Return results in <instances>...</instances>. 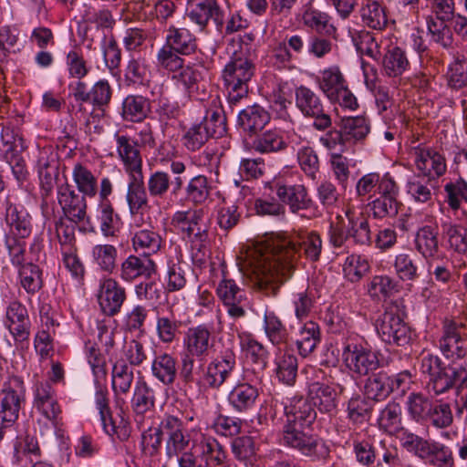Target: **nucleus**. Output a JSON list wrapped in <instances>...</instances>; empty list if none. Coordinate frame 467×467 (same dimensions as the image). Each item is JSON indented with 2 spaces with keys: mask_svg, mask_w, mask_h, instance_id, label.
Returning a JSON list of instances; mask_svg holds the SVG:
<instances>
[{
  "mask_svg": "<svg viewBox=\"0 0 467 467\" xmlns=\"http://www.w3.org/2000/svg\"><path fill=\"white\" fill-rule=\"evenodd\" d=\"M382 67L389 78L401 76L410 67L405 50L398 46L389 47L382 57Z\"/></svg>",
  "mask_w": 467,
  "mask_h": 467,
  "instance_id": "obj_46",
  "label": "nucleus"
},
{
  "mask_svg": "<svg viewBox=\"0 0 467 467\" xmlns=\"http://www.w3.org/2000/svg\"><path fill=\"white\" fill-rule=\"evenodd\" d=\"M370 270L368 260L360 254L348 255L343 264L344 276L352 283L360 281Z\"/></svg>",
  "mask_w": 467,
  "mask_h": 467,
  "instance_id": "obj_64",
  "label": "nucleus"
},
{
  "mask_svg": "<svg viewBox=\"0 0 467 467\" xmlns=\"http://www.w3.org/2000/svg\"><path fill=\"white\" fill-rule=\"evenodd\" d=\"M236 367L235 352L233 348H225L207 364L198 383L218 390L233 375Z\"/></svg>",
  "mask_w": 467,
  "mask_h": 467,
  "instance_id": "obj_19",
  "label": "nucleus"
},
{
  "mask_svg": "<svg viewBox=\"0 0 467 467\" xmlns=\"http://www.w3.org/2000/svg\"><path fill=\"white\" fill-rule=\"evenodd\" d=\"M448 86L455 90L467 87V56L457 52L447 72Z\"/></svg>",
  "mask_w": 467,
  "mask_h": 467,
  "instance_id": "obj_58",
  "label": "nucleus"
},
{
  "mask_svg": "<svg viewBox=\"0 0 467 467\" xmlns=\"http://www.w3.org/2000/svg\"><path fill=\"white\" fill-rule=\"evenodd\" d=\"M211 137H223L227 132V119L224 111L220 105L219 98L212 100L210 107L206 109L205 115L200 121Z\"/></svg>",
  "mask_w": 467,
  "mask_h": 467,
  "instance_id": "obj_42",
  "label": "nucleus"
},
{
  "mask_svg": "<svg viewBox=\"0 0 467 467\" xmlns=\"http://www.w3.org/2000/svg\"><path fill=\"white\" fill-rule=\"evenodd\" d=\"M133 379V371L125 362H118L113 366L111 386L118 404L120 401L124 402L123 399L120 398V395H126L129 393Z\"/></svg>",
  "mask_w": 467,
  "mask_h": 467,
  "instance_id": "obj_50",
  "label": "nucleus"
},
{
  "mask_svg": "<svg viewBox=\"0 0 467 467\" xmlns=\"http://www.w3.org/2000/svg\"><path fill=\"white\" fill-rule=\"evenodd\" d=\"M150 112V102L142 96L129 95L122 102V118L130 122L142 121Z\"/></svg>",
  "mask_w": 467,
  "mask_h": 467,
  "instance_id": "obj_53",
  "label": "nucleus"
},
{
  "mask_svg": "<svg viewBox=\"0 0 467 467\" xmlns=\"http://www.w3.org/2000/svg\"><path fill=\"white\" fill-rule=\"evenodd\" d=\"M414 247L427 262L442 258L438 226L427 224L420 227L415 234Z\"/></svg>",
  "mask_w": 467,
  "mask_h": 467,
  "instance_id": "obj_29",
  "label": "nucleus"
},
{
  "mask_svg": "<svg viewBox=\"0 0 467 467\" xmlns=\"http://www.w3.org/2000/svg\"><path fill=\"white\" fill-rule=\"evenodd\" d=\"M126 297L125 288L115 279L109 277L101 280L98 300L106 316L113 317L119 313Z\"/></svg>",
  "mask_w": 467,
  "mask_h": 467,
  "instance_id": "obj_28",
  "label": "nucleus"
},
{
  "mask_svg": "<svg viewBox=\"0 0 467 467\" xmlns=\"http://www.w3.org/2000/svg\"><path fill=\"white\" fill-rule=\"evenodd\" d=\"M278 200L282 204L287 205L292 213H298L312 208L314 202L308 193L307 188L303 184H288L277 182L274 184Z\"/></svg>",
  "mask_w": 467,
  "mask_h": 467,
  "instance_id": "obj_26",
  "label": "nucleus"
},
{
  "mask_svg": "<svg viewBox=\"0 0 467 467\" xmlns=\"http://www.w3.org/2000/svg\"><path fill=\"white\" fill-rule=\"evenodd\" d=\"M72 177L80 193L89 198L96 196L98 193V181L87 166L77 162L73 167Z\"/></svg>",
  "mask_w": 467,
  "mask_h": 467,
  "instance_id": "obj_55",
  "label": "nucleus"
},
{
  "mask_svg": "<svg viewBox=\"0 0 467 467\" xmlns=\"http://www.w3.org/2000/svg\"><path fill=\"white\" fill-rule=\"evenodd\" d=\"M342 357L346 367L358 378H368L380 367L378 353L361 343L348 341Z\"/></svg>",
  "mask_w": 467,
  "mask_h": 467,
  "instance_id": "obj_17",
  "label": "nucleus"
},
{
  "mask_svg": "<svg viewBox=\"0 0 467 467\" xmlns=\"http://www.w3.org/2000/svg\"><path fill=\"white\" fill-rule=\"evenodd\" d=\"M37 172L40 181L42 202L47 204L52 195L58 176V161L56 155L41 151L37 160Z\"/></svg>",
  "mask_w": 467,
  "mask_h": 467,
  "instance_id": "obj_30",
  "label": "nucleus"
},
{
  "mask_svg": "<svg viewBox=\"0 0 467 467\" xmlns=\"http://www.w3.org/2000/svg\"><path fill=\"white\" fill-rule=\"evenodd\" d=\"M374 405L366 395L354 394L347 402V418L353 425H362L372 416Z\"/></svg>",
  "mask_w": 467,
  "mask_h": 467,
  "instance_id": "obj_45",
  "label": "nucleus"
},
{
  "mask_svg": "<svg viewBox=\"0 0 467 467\" xmlns=\"http://www.w3.org/2000/svg\"><path fill=\"white\" fill-rule=\"evenodd\" d=\"M210 138L205 127L198 122L183 130L181 141L187 150L193 152L202 148Z\"/></svg>",
  "mask_w": 467,
  "mask_h": 467,
  "instance_id": "obj_63",
  "label": "nucleus"
},
{
  "mask_svg": "<svg viewBox=\"0 0 467 467\" xmlns=\"http://www.w3.org/2000/svg\"><path fill=\"white\" fill-rule=\"evenodd\" d=\"M152 376L164 386H171L178 375L177 358L170 353L155 355L150 367Z\"/></svg>",
  "mask_w": 467,
  "mask_h": 467,
  "instance_id": "obj_40",
  "label": "nucleus"
},
{
  "mask_svg": "<svg viewBox=\"0 0 467 467\" xmlns=\"http://www.w3.org/2000/svg\"><path fill=\"white\" fill-rule=\"evenodd\" d=\"M218 267L222 278L216 287V295L231 317L242 318L245 316L246 307L249 306L247 292L228 276L224 262L219 263Z\"/></svg>",
  "mask_w": 467,
  "mask_h": 467,
  "instance_id": "obj_14",
  "label": "nucleus"
},
{
  "mask_svg": "<svg viewBox=\"0 0 467 467\" xmlns=\"http://www.w3.org/2000/svg\"><path fill=\"white\" fill-rule=\"evenodd\" d=\"M264 329L267 338L274 346L279 347L287 343L289 337L288 330L275 312H265Z\"/></svg>",
  "mask_w": 467,
  "mask_h": 467,
  "instance_id": "obj_56",
  "label": "nucleus"
},
{
  "mask_svg": "<svg viewBox=\"0 0 467 467\" xmlns=\"http://www.w3.org/2000/svg\"><path fill=\"white\" fill-rule=\"evenodd\" d=\"M214 346L213 327L201 324L191 327L183 337V348L185 354L195 357L196 359H206Z\"/></svg>",
  "mask_w": 467,
  "mask_h": 467,
  "instance_id": "obj_24",
  "label": "nucleus"
},
{
  "mask_svg": "<svg viewBox=\"0 0 467 467\" xmlns=\"http://www.w3.org/2000/svg\"><path fill=\"white\" fill-rule=\"evenodd\" d=\"M155 403L153 389L145 380L138 381L131 399V409L138 424H142L145 415L154 410Z\"/></svg>",
  "mask_w": 467,
  "mask_h": 467,
  "instance_id": "obj_34",
  "label": "nucleus"
},
{
  "mask_svg": "<svg viewBox=\"0 0 467 467\" xmlns=\"http://www.w3.org/2000/svg\"><path fill=\"white\" fill-rule=\"evenodd\" d=\"M157 271L156 263L147 256L129 255L120 265L119 276L125 282L138 278L150 279Z\"/></svg>",
  "mask_w": 467,
  "mask_h": 467,
  "instance_id": "obj_31",
  "label": "nucleus"
},
{
  "mask_svg": "<svg viewBox=\"0 0 467 467\" xmlns=\"http://www.w3.org/2000/svg\"><path fill=\"white\" fill-rule=\"evenodd\" d=\"M116 150L128 173L142 171V158L137 141L130 136L116 132Z\"/></svg>",
  "mask_w": 467,
  "mask_h": 467,
  "instance_id": "obj_32",
  "label": "nucleus"
},
{
  "mask_svg": "<svg viewBox=\"0 0 467 467\" xmlns=\"http://www.w3.org/2000/svg\"><path fill=\"white\" fill-rule=\"evenodd\" d=\"M84 194L76 191L67 182L57 187V200L66 219L75 223L84 222L87 217V201Z\"/></svg>",
  "mask_w": 467,
  "mask_h": 467,
  "instance_id": "obj_23",
  "label": "nucleus"
},
{
  "mask_svg": "<svg viewBox=\"0 0 467 467\" xmlns=\"http://www.w3.org/2000/svg\"><path fill=\"white\" fill-rule=\"evenodd\" d=\"M359 14L363 24L374 30H382L388 24L386 6L378 0H363Z\"/></svg>",
  "mask_w": 467,
  "mask_h": 467,
  "instance_id": "obj_43",
  "label": "nucleus"
},
{
  "mask_svg": "<svg viewBox=\"0 0 467 467\" xmlns=\"http://www.w3.org/2000/svg\"><path fill=\"white\" fill-rule=\"evenodd\" d=\"M311 370L312 376L307 379V398L320 413L335 416L345 387L322 368H313Z\"/></svg>",
  "mask_w": 467,
  "mask_h": 467,
  "instance_id": "obj_4",
  "label": "nucleus"
},
{
  "mask_svg": "<svg viewBox=\"0 0 467 467\" xmlns=\"http://www.w3.org/2000/svg\"><path fill=\"white\" fill-rule=\"evenodd\" d=\"M259 389L248 382H238L228 394L229 405L238 413L254 410L259 400Z\"/></svg>",
  "mask_w": 467,
  "mask_h": 467,
  "instance_id": "obj_33",
  "label": "nucleus"
},
{
  "mask_svg": "<svg viewBox=\"0 0 467 467\" xmlns=\"http://www.w3.org/2000/svg\"><path fill=\"white\" fill-rule=\"evenodd\" d=\"M165 46L182 56H191L197 49V38L185 27L170 26L166 31Z\"/></svg>",
  "mask_w": 467,
  "mask_h": 467,
  "instance_id": "obj_36",
  "label": "nucleus"
},
{
  "mask_svg": "<svg viewBox=\"0 0 467 467\" xmlns=\"http://www.w3.org/2000/svg\"><path fill=\"white\" fill-rule=\"evenodd\" d=\"M320 342L319 326L313 321L304 324L296 340V347L299 354L306 358L310 355Z\"/></svg>",
  "mask_w": 467,
  "mask_h": 467,
  "instance_id": "obj_59",
  "label": "nucleus"
},
{
  "mask_svg": "<svg viewBox=\"0 0 467 467\" xmlns=\"http://www.w3.org/2000/svg\"><path fill=\"white\" fill-rule=\"evenodd\" d=\"M132 247L138 254L150 258V255L158 253L162 244L161 234L150 229H139L131 238Z\"/></svg>",
  "mask_w": 467,
  "mask_h": 467,
  "instance_id": "obj_44",
  "label": "nucleus"
},
{
  "mask_svg": "<svg viewBox=\"0 0 467 467\" xmlns=\"http://www.w3.org/2000/svg\"><path fill=\"white\" fill-rule=\"evenodd\" d=\"M97 219L99 222V227L105 237H115L119 233L121 227V219L111 202L99 203L97 210Z\"/></svg>",
  "mask_w": 467,
  "mask_h": 467,
  "instance_id": "obj_49",
  "label": "nucleus"
},
{
  "mask_svg": "<svg viewBox=\"0 0 467 467\" xmlns=\"http://www.w3.org/2000/svg\"><path fill=\"white\" fill-rule=\"evenodd\" d=\"M16 268L21 286L28 294H35L42 288V271L37 265L28 262Z\"/></svg>",
  "mask_w": 467,
  "mask_h": 467,
  "instance_id": "obj_62",
  "label": "nucleus"
},
{
  "mask_svg": "<svg viewBox=\"0 0 467 467\" xmlns=\"http://www.w3.org/2000/svg\"><path fill=\"white\" fill-rule=\"evenodd\" d=\"M322 239L317 232L278 234L246 252L245 266L254 285L267 296H275L296 268L302 251L310 262H317L322 253Z\"/></svg>",
  "mask_w": 467,
  "mask_h": 467,
  "instance_id": "obj_1",
  "label": "nucleus"
},
{
  "mask_svg": "<svg viewBox=\"0 0 467 467\" xmlns=\"http://www.w3.org/2000/svg\"><path fill=\"white\" fill-rule=\"evenodd\" d=\"M192 448L198 454L184 451L178 459L179 467H214L228 457L224 447L214 437L201 431L192 436Z\"/></svg>",
  "mask_w": 467,
  "mask_h": 467,
  "instance_id": "obj_9",
  "label": "nucleus"
},
{
  "mask_svg": "<svg viewBox=\"0 0 467 467\" xmlns=\"http://www.w3.org/2000/svg\"><path fill=\"white\" fill-rule=\"evenodd\" d=\"M399 305L389 304L376 320L378 335L389 345L405 346L411 340V329L400 313Z\"/></svg>",
  "mask_w": 467,
  "mask_h": 467,
  "instance_id": "obj_12",
  "label": "nucleus"
},
{
  "mask_svg": "<svg viewBox=\"0 0 467 467\" xmlns=\"http://www.w3.org/2000/svg\"><path fill=\"white\" fill-rule=\"evenodd\" d=\"M345 215L347 221L343 216L337 215L335 221L330 223L328 236L331 245L340 248L351 239L356 245L369 246L371 231L367 218L362 213L357 215L352 208H348Z\"/></svg>",
  "mask_w": 467,
  "mask_h": 467,
  "instance_id": "obj_5",
  "label": "nucleus"
},
{
  "mask_svg": "<svg viewBox=\"0 0 467 467\" xmlns=\"http://www.w3.org/2000/svg\"><path fill=\"white\" fill-rule=\"evenodd\" d=\"M288 147L283 132L278 129H270L256 134L251 141V149L260 154L278 153Z\"/></svg>",
  "mask_w": 467,
  "mask_h": 467,
  "instance_id": "obj_38",
  "label": "nucleus"
},
{
  "mask_svg": "<svg viewBox=\"0 0 467 467\" xmlns=\"http://www.w3.org/2000/svg\"><path fill=\"white\" fill-rule=\"evenodd\" d=\"M211 191V181L207 176L198 174L191 178L184 187L185 199L194 205H202L209 199Z\"/></svg>",
  "mask_w": 467,
  "mask_h": 467,
  "instance_id": "obj_48",
  "label": "nucleus"
},
{
  "mask_svg": "<svg viewBox=\"0 0 467 467\" xmlns=\"http://www.w3.org/2000/svg\"><path fill=\"white\" fill-rule=\"evenodd\" d=\"M400 444L425 463L433 467H454L451 449L440 441L424 439L410 431H403Z\"/></svg>",
  "mask_w": 467,
  "mask_h": 467,
  "instance_id": "obj_8",
  "label": "nucleus"
},
{
  "mask_svg": "<svg viewBox=\"0 0 467 467\" xmlns=\"http://www.w3.org/2000/svg\"><path fill=\"white\" fill-rule=\"evenodd\" d=\"M378 425L381 431L390 434L399 431L402 433L403 431H408L402 427V408L400 404L396 401L387 403L379 412Z\"/></svg>",
  "mask_w": 467,
  "mask_h": 467,
  "instance_id": "obj_47",
  "label": "nucleus"
},
{
  "mask_svg": "<svg viewBox=\"0 0 467 467\" xmlns=\"http://www.w3.org/2000/svg\"><path fill=\"white\" fill-rule=\"evenodd\" d=\"M339 128L348 142L363 140L369 132L368 121L363 116L343 118L340 120Z\"/></svg>",
  "mask_w": 467,
  "mask_h": 467,
  "instance_id": "obj_60",
  "label": "nucleus"
},
{
  "mask_svg": "<svg viewBox=\"0 0 467 467\" xmlns=\"http://www.w3.org/2000/svg\"><path fill=\"white\" fill-rule=\"evenodd\" d=\"M285 445L297 450L312 460H325L329 456L330 450L324 440L304 431V429L311 426L317 419V410L311 402L303 397L294 398L285 406Z\"/></svg>",
  "mask_w": 467,
  "mask_h": 467,
  "instance_id": "obj_2",
  "label": "nucleus"
},
{
  "mask_svg": "<svg viewBox=\"0 0 467 467\" xmlns=\"http://www.w3.org/2000/svg\"><path fill=\"white\" fill-rule=\"evenodd\" d=\"M185 263L180 248L174 254H168L166 259V288L169 292L182 290L187 284Z\"/></svg>",
  "mask_w": 467,
  "mask_h": 467,
  "instance_id": "obj_37",
  "label": "nucleus"
},
{
  "mask_svg": "<svg viewBox=\"0 0 467 467\" xmlns=\"http://www.w3.org/2000/svg\"><path fill=\"white\" fill-rule=\"evenodd\" d=\"M433 401L421 392H411L407 397L406 408L410 418L417 423H427Z\"/></svg>",
  "mask_w": 467,
  "mask_h": 467,
  "instance_id": "obj_51",
  "label": "nucleus"
},
{
  "mask_svg": "<svg viewBox=\"0 0 467 467\" xmlns=\"http://www.w3.org/2000/svg\"><path fill=\"white\" fill-rule=\"evenodd\" d=\"M190 20L204 29L212 19L216 29L224 36L233 35L248 27V21L239 12L230 13L225 19L224 12L215 0H203L196 4L187 14Z\"/></svg>",
  "mask_w": 467,
  "mask_h": 467,
  "instance_id": "obj_7",
  "label": "nucleus"
},
{
  "mask_svg": "<svg viewBox=\"0 0 467 467\" xmlns=\"http://www.w3.org/2000/svg\"><path fill=\"white\" fill-rule=\"evenodd\" d=\"M255 71V66L247 50H236L225 65L222 77L228 91V99L236 103L246 97L249 89L248 83Z\"/></svg>",
  "mask_w": 467,
  "mask_h": 467,
  "instance_id": "obj_6",
  "label": "nucleus"
},
{
  "mask_svg": "<svg viewBox=\"0 0 467 467\" xmlns=\"http://www.w3.org/2000/svg\"><path fill=\"white\" fill-rule=\"evenodd\" d=\"M393 267L398 278L403 282H414L420 277L416 256L410 252L397 254Z\"/></svg>",
  "mask_w": 467,
  "mask_h": 467,
  "instance_id": "obj_54",
  "label": "nucleus"
},
{
  "mask_svg": "<svg viewBox=\"0 0 467 467\" xmlns=\"http://www.w3.org/2000/svg\"><path fill=\"white\" fill-rule=\"evenodd\" d=\"M389 375L384 370H379L368 376L365 380L363 391L373 402L386 400L392 393L389 384Z\"/></svg>",
  "mask_w": 467,
  "mask_h": 467,
  "instance_id": "obj_41",
  "label": "nucleus"
},
{
  "mask_svg": "<svg viewBox=\"0 0 467 467\" xmlns=\"http://www.w3.org/2000/svg\"><path fill=\"white\" fill-rule=\"evenodd\" d=\"M173 79L183 87L189 97H196L202 86V70L194 66H186L181 69L179 74L173 76Z\"/></svg>",
  "mask_w": 467,
  "mask_h": 467,
  "instance_id": "obj_61",
  "label": "nucleus"
},
{
  "mask_svg": "<svg viewBox=\"0 0 467 467\" xmlns=\"http://www.w3.org/2000/svg\"><path fill=\"white\" fill-rule=\"evenodd\" d=\"M353 453L356 461L365 467H396L400 460L398 454L386 449L382 441L372 436L357 435L352 441Z\"/></svg>",
  "mask_w": 467,
  "mask_h": 467,
  "instance_id": "obj_13",
  "label": "nucleus"
},
{
  "mask_svg": "<svg viewBox=\"0 0 467 467\" xmlns=\"http://www.w3.org/2000/svg\"><path fill=\"white\" fill-rule=\"evenodd\" d=\"M269 112L258 104L247 106L238 114L239 127L249 135H256L270 121Z\"/></svg>",
  "mask_w": 467,
  "mask_h": 467,
  "instance_id": "obj_35",
  "label": "nucleus"
},
{
  "mask_svg": "<svg viewBox=\"0 0 467 467\" xmlns=\"http://www.w3.org/2000/svg\"><path fill=\"white\" fill-rule=\"evenodd\" d=\"M421 373L428 377L427 386L436 395L451 389L456 383L463 389L467 383V367L446 365L433 354L423 356L420 361Z\"/></svg>",
  "mask_w": 467,
  "mask_h": 467,
  "instance_id": "obj_3",
  "label": "nucleus"
},
{
  "mask_svg": "<svg viewBox=\"0 0 467 467\" xmlns=\"http://www.w3.org/2000/svg\"><path fill=\"white\" fill-rule=\"evenodd\" d=\"M296 107L307 119H312V126L318 131H325L332 125L330 115L325 110L321 98L310 88L300 85L295 88Z\"/></svg>",
  "mask_w": 467,
  "mask_h": 467,
  "instance_id": "obj_16",
  "label": "nucleus"
},
{
  "mask_svg": "<svg viewBox=\"0 0 467 467\" xmlns=\"http://www.w3.org/2000/svg\"><path fill=\"white\" fill-rule=\"evenodd\" d=\"M5 327L16 344L28 343L31 321L26 307L18 301L11 302L5 312Z\"/></svg>",
  "mask_w": 467,
  "mask_h": 467,
  "instance_id": "obj_27",
  "label": "nucleus"
},
{
  "mask_svg": "<svg viewBox=\"0 0 467 467\" xmlns=\"http://www.w3.org/2000/svg\"><path fill=\"white\" fill-rule=\"evenodd\" d=\"M450 20H442L430 15L426 17L428 34L435 44L448 48L453 43V36L450 26L446 24Z\"/></svg>",
  "mask_w": 467,
  "mask_h": 467,
  "instance_id": "obj_57",
  "label": "nucleus"
},
{
  "mask_svg": "<svg viewBox=\"0 0 467 467\" xmlns=\"http://www.w3.org/2000/svg\"><path fill=\"white\" fill-rule=\"evenodd\" d=\"M4 220L7 227L5 237L28 238L33 231V218L23 206L6 198Z\"/></svg>",
  "mask_w": 467,
  "mask_h": 467,
  "instance_id": "obj_25",
  "label": "nucleus"
},
{
  "mask_svg": "<svg viewBox=\"0 0 467 467\" xmlns=\"http://www.w3.org/2000/svg\"><path fill=\"white\" fill-rule=\"evenodd\" d=\"M319 89L331 103L355 110L358 107L357 98L348 88V81L337 66H331L320 72L317 78Z\"/></svg>",
  "mask_w": 467,
  "mask_h": 467,
  "instance_id": "obj_11",
  "label": "nucleus"
},
{
  "mask_svg": "<svg viewBox=\"0 0 467 467\" xmlns=\"http://www.w3.org/2000/svg\"><path fill=\"white\" fill-rule=\"evenodd\" d=\"M127 202L131 214L148 207V191L144 186L142 171L129 173Z\"/></svg>",
  "mask_w": 467,
  "mask_h": 467,
  "instance_id": "obj_39",
  "label": "nucleus"
},
{
  "mask_svg": "<svg viewBox=\"0 0 467 467\" xmlns=\"http://www.w3.org/2000/svg\"><path fill=\"white\" fill-rule=\"evenodd\" d=\"M275 364L278 380L287 386L295 385L298 368L297 358L289 352L280 353L276 356Z\"/></svg>",
  "mask_w": 467,
  "mask_h": 467,
  "instance_id": "obj_52",
  "label": "nucleus"
},
{
  "mask_svg": "<svg viewBox=\"0 0 467 467\" xmlns=\"http://www.w3.org/2000/svg\"><path fill=\"white\" fill-rule=\"evenodd\" d=\"M159 431L166 436L165 451L169 458L178 457L187 451L194 435L187 431L182 419L170 414L161 419Z\"/></svg>",
  "mask_w": 467,
  "mask_h": 467,
  "instance_id": "obj_20",
  "label": "nucleus"
},
{
  "mask_svg": "<svg viewBox=\"0 0 467 467\" xmlns=\"http://www.w3.org/2000/svg\"><path fill=\"white\" fill-rule=\"evenodd\" d=\"M464 327L461 320L450 317L442 320L438 348L445 358L455 360L466 357L467 348L462 334Z\"/></svg>",
  "mask_w": 467,
  "mask_h": 467,
  "instance_id": "obj_21",
  "label": "nucleus"
},
{
  "mask_svg": "<svg viewBox=\"0 0 467 467\" xmlns=\"http://www.w3.org/2000/svg\"><path fill=\"white\" fill-rule=\"evenodd\" d=\"M94 383L96 388L94 402L99 410L103 431L111 437L115 436L119 441H128L131 433L130 422L123 417L119 420L113 419L107 386L102 382Z\"/></svg>",
  "mask_w": 467,
  "mask_h": 467,
  "instance_id": "obj_15",
  "label": "nucleus"
},
{
  "mask_svg": "<svg viewBox=\"0 0 467 467\" xmlns=\"http://www.w3.org/2000/svg\"><path fill=\"white\" fill-rule=\"evenodd\" d=\"M171 224L191 245L210 243L211 222L202 208L176 212L171 217Z\"/></svg>",
  "mask_w": 467,
  "mask_h": 467,
  "instance_id": "obj_10",
  "label": "nucleus"
},
{
  "mask_svg": "<svg viewBox=\"0 0 467 467\" xmlns=\"http://www.w3.org/2000/svg\"><path fill=\"white\" fill-rule=\"evenodd\" d=\"M24 401L23 381L18 378L13 379L0 391V441L6 429L17 420Z\"/></svg>",
  "mask_w": 467,
  "mask_h": 467,
  "instance_id": "obj_18",
  "label": "nucleus"
},
{
  "mask_svg": "<svg viewBox=\"0 0 467 467\" xmlns=\"http://www.w3.org/2000/svg\"><path fill=\"white\" fill-rule=\"evenodd\" d=\"M414 164L420 176L428 181H436L447 171L446 158L437 149L419 145L413 149Z\"/></svg>",
  "mask_w": 467,
  "mask_h": 467,
  "instance_id": "obj_22",
  "label": "nucleus"
}]
</instances>
